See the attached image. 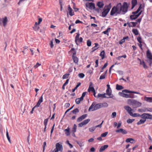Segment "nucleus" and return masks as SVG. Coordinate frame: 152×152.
I'll use <instances>...</instances> for the list:
<instances>
[{
  "label": "nucleus",
  "instance_id": "nucleus-1",
  "mask_svg": "<svg viewBox=\"0 0 152 152\" xmlns=\"http://www.w3.org/2000/svg\"><path fill=\"white\" fill-rule=\"evenodd\" d=\"M128 9V5L126 2H124L122 5L121 3L118 4L116 7H113L110 12V14L111 15L121 13L124 14L126 12Z\"/></svg>",
  "mask_w": 152,
  "mask_h": 152
},
{
  "label": "nucleus",
  "instance_id": "nucleus-2",
  "mask_svg": "<svg viewBox=\"0 0 152 152\" xmlns=\"http://www.w3.org/2000/svg\"><path fill=\"white\" fill-rule=\"evenodd\" d=\"M108 104L106 102L95 104V102H93L88 109L89 111H94L102 107H107Z\"/></svg>",
  "mask_w": 152,
  "mask_h": 152
},
{
  "label": "nucleus",
  "instance_id": "nucleus-3",
  "mask_svg": "<svg viewBox=\"0 0 152 152\" xmlns=\"http://www.w3.org/2000/svg\"><path fill=\"white\" fill-rule=\"evenodd\" d=\"M144 6L140 4L137 10L132 12L133 15L130 16V18L131 20H134L137 18L141 14L144 10Z\"/></svg>",
  "mask_w": 152,
  "mask_h": 152
},
{
  "label": "nucleus",
  "instance_id": "nucleus-4",
  "mask_svg": "<svg viewBox=\"0 0 152 152\" xmlns=\"http://www.w3.org/2000/svg\"><path fill=\"white\" fill-rule=\"evenodd\" d=\"M146 55L147 58L146 61L149 63V66H151L152 64V54L149 50L147 51Z\"/></svg>",
  "mask_w": 152,
  "mask_h": 152
},
{
  "label": "nucleus",
  "instance_id": "nucleus-5",
  "mask_svg": "<svg viewBox=\"0 0 152 152\" xmlns=\"http://www.w3.org/2000/svg\"><path fill=\"white\" fill-rule=\"evenodd\" d=\"M110 7L108 5L104 7L103 11L102 12V17H104L107 15L110 10Z\"/></svg>",
  "mask_w": 152,
  "mask_h": 152
},
{
  "label": "nucleus",
  "instance_id": "nucleus-6",
  "mask_svg": "<svg viewBox=\"0 0 152 152\" xmlns=\"http://www.w3.org/2000/svg\"><path fill=\"white\" fill-rule=\"evenodd\" d=\"M140 117L144 119H148L152 120V115L149 113H144L140 115Z\"/></svg>",
  "mask_w": 152,
  "mask_h": 152
},
{
  "label": "nucleus",
  "instance_id": "nucleus-7",
  "mask_svg": "<svg viewBox=\"0 0 152 152\" xmlns=\"http://www.w3.org/2000/svg\"><path fill=\"white\" fill-rule=\"evenodd\" d=\"M79 36L80 34L79 33H77L75 37V41L77 45L78 44V43H80L82 42L83 41L82 38L81 37L79 38Z\"/></svg>",
  "mask_w": 152,
  "mask_h": 152
},
{
  "label": "nucleus",
  "instance_id": "nucleus-8",
  "mask_svg": "<svg viewBox=\"0 0 152 152\" xmlns=\"http://www.w3.org/2000/svg\"><path fill=\"white\" fill-rule=\"evenodd\" d=\"M56 148L55 149L58 151L62 152L63 150V146L62 145L59 143H57L56 144Z\"/></svg>",
  "mask_w": 152,
  "mask_h": 152
},
{
  "label": "nucleus",
  "instance_id": "nucleus-9",
  "mask_svg": "<svg viewBox=\"0 0 152 152\" xmlns=\"http://www.w3.org/2000/svg\"><path fill=\"white\" fill-rule=\"evenodd\" d=\"M86 7L90 9H94L95 8V4L93 3H88L86 4Z\"/></svg>",
  "mask_w": 152,
  "mask_h": 152
},
{
  "label": "nucleus",
  "instance_id": "nucleus-10",
  "mask_svg": "<svg viewBox=\"0 0 152 152\" xmlns=\"http://www.w3.org/2000/svg\"><path fill=\"white\" fill-rule=\"evenodd\" d=\"M106 94L108 96V97H107V98H112L113 96V95L112 94V91L111 90L107 89L106 90Z\"/></svg>",
  "mask_w": 152,
  "mask_h": 152
},
{
  "label": "nucleus",
  "instance_id": "nucleus-11",
  "mask_svg": "<svg viewBox=\"0 0 152 152\" xmlns=\"http://www.w3.org/2000/svg\"><path fill=\"white\" fill-rule=\"evenodd\" d=\"M87 116V114L83 115L79 117L77 119V122H80L82 121Z\"/></svg>",
  "mask_w": 152,
  "mask_h": 152
},
{
  "label": "nucleus",
  "instance_id": "nucleus-12",
  "mask_svg": "<svg viewBox=\"0 0 152 152\" xmlns=\"http://www.w3.org/2000/svg\"><path fill=\"white\" fill-rule=\"evenodd\" d=\"M124 108L127 111L128 113L130 115L131 114H132V111H133V110L128 106H126L124 107Z\"/></svg>",
  "mask_w": 152,
  "mask_h": 152
},
{
  "label": "nucleus",
  "instance_id": "nucleus-13",
  "mask_svg": "<svg viewBox=\"0 0 152 152\" xmlns=\"http://www.w3.org/2000/svg\"><path fill=\"white\" fill-rule=\"evenodd\" d=\"M7 18L6 17H5L4 18L0 19V24H1V22H2L4 26L5 27L7 24Z\"/></svg>",
  "mask_w": 152,
  "mask_h": 152
},
{
  "label": "nucleus",
  "instance_id": "nucleus-14",
  "mask_svg": "<svg viewBox=\"0 0 152 152\" xmlns=\"http://www.w3.org/2000/svg\"><path fill=\"white\" fill-rule=\"evenodd\" d=\"M117 133H121L123 134H126L127 133V132L125 129L121 128L115 130Z\"/></svg>",
  "mask_w": 152,
  "mask_h": 152
},
{
  "label": "nucleus",
  "instance_id": "nucleus-15",
  "mask_svg": "<svg viewBox=\"0 0 152 152\" xmlns=\"http://www.w3.org/2000/svg\"><path fill=\"white\" fill-rule=\"evenodd\" d=\"M141 104H142L140 102L135 99L132 106L137 107L141 106Z\"/></svg>",
  "mask_w": 152,
  "mask_h": 152
},
{
  "label": "nucleus",
  "instance_id": "nucleus-16",
  "mask_svg": "<svg viewBox=\"0 0 152 152\" xmlns=\"http://www.w3.org/2000/svg\"><path fill=\"white\" fill-rule=\"evenodd\" d=\"M43 94L40 97L36 105L35 106V107H39L40 104L43 102Z\"/></svg>",
  "mask_w": 152,
  "mask_h": 152
},
{
  "label": "nucleus",
  "instance_id": "nucleus-17",
  "mask_svg": "<svg viewBox=\"0 0 152 152\" xmlns=\"http://www.w3.org/2000/svg\"><path fill=\"white\" fill-rule=\"evenodd\" d=\"M68 10L69 12V14L71 16H72L74 15V12H72V9L70 5L68 6Z\"/></svg>",
  "mask_w": 152,
  "mask_h": 152
},
{
  "label": "nucleus",
  "instance_id": "nucleus-18",
  "mask_svg": "<svg viewBox=\"0 0 152 152\" xmlns=\"http://www.w3.org/2000/svg\"><path fill=\"white\" fill-rule=\"evenodd\" d=\"M122 92H125L126 93H132L140 94V93L139 92L129 91V90H126V89L124 90H123Z\"/></svg>",
  "mask_w": 152,
  "mask_h": 152
},
{
  "label": "nucleus",
  "instance_id": "nucleus-19",
  "mask_svg": "<svg viewBox=\"0 0 152 152\" xmlns=\"http://www.w3.org/2000/svg\"><path fill=\"white\" fill-rule=\"evenodd\" d=\"M76 53L75 52V53H73L72 55V58L73 59L74 62L75 63H77L78 62V58L76 56Z\"/></svg>",
  "mask_w": 152,
  "mask_h": 152
},
{
  "label": "nucleus",
  "instance_id": "nucleus-20",
  "mask_svg": "<svg viewBox=\"0 0 152 152\" xmlns=\"http://www.w3.org/2000/svg\"><path fill=\"white\" fill-rule=\"evenodd\" d=\"M118 94L121 96L126 98H129V94L123 93V92H120Z\"/></svg>",
  "mask_w": 152,
  "mask_h": 152
},
{
  "label": "nucleus",
  "instance_id": "nucleus-21",
  "mask_svg": "<svg viewBox=\"0 0 152 152\" xmlns=\"http://www.w3.org/2000/svg\"><path fill=\"white\" fill-rule=\"evenodd\" d=\"M95 90L94 87L92 86V83L91 82H90V83L88 89V92L91 91L93 92V91L94 92Z\"/></svg>",
  "mask_w": 152,
  "mask_h": 152
},
{
  "label": "nucleus",
  "instance_id": "nucleus-22",
  "mask_svg": "<svg viewBox=\"0 0 152 152\" xmlns=\"http://www.w3.org/2000/svg\"><path fill=\"white\" fill-rule=\"evenodd\" d=\"M126 142H130L132 143H135V140L132 138H128L126 140Z\"/></svg>",
  "mask_w": 152,
  "mask_h": 152
},
{
  "label": "nucleus",
  "instance_id": "nucleus-23",
  "mask_svg": "<svg viewBox=\"0 0 152 152\" xmlns=\"http://www.w3.org/2000/svg\"><path fill=\"white\" fill-rule=\"evenodd\" d=\"M104 5V4L102 1H98L96 4V6L99 8H102Z\"/></svg>",
  "mask_w": 152,
  "mask_h": 152
},
{
  "label": "nucleus",
  "instance_id": "nucleus-24",
  "mask_svg": "<svg viewBox=\"0 0 152 152\" xmlns=\"http://www.w3.org/2000/svg\"><path fill=\"white\" fill-rule=\"evenodd\" d=\"M129 39V37L128 36H126L125 37H123V39L120 40L119 42V44L120 45H121L124 42H125L126 40H128Z\"/></svg>",
  "mask_w": 152,
  "mask_h": 152
},
{
  "label": "nucleus",
  "instance_id": "nucleus-25",
  "mask_svg": "<svg viewBox=\"0 0 152 152\" xmlns=\"http://www.w3.org/2000/svg\"><path fill=\"white\" fill-rule=\"evenodd\" d=\"M108 145H105L103 146H102L99 150V151L100 152H101L103 151H104L108 147Z\"/></svg>",
  "mask_w": 152,
  "mask_h": 152
},
{
  "label": "nucleus",
  "instance_id": "nucleus-26",
  "mask_svg": "<svg viewBox=\"0 0 152 152\" xmlns=\"http://www.w3.org/2000/svg\"><path fill=\"white\" fill-rule=\"evenodd\" d=\"M129 27H134L136 26L137 24V23L134 22H131L129 23H127Z\"/></svg>",
  "mask_w": 152,
  "mask_h": 152
},
{
  "label": "nucleus",
  "instance_id": "nucleus-27",
  "mask_svg": "<svg viewBox=\"0 0 152 152\" xmlns=\"http://www.w3.org/2000/svg\"><path fill=\"white\" fill-rule=\"evenodd\" d=\"M69 130L70 128L69 127H67V129L64 130V132H65V134L66 136H68L70 134Z\"/></svg>",
  "mask_w": 152,
  "mask_h": 152
},
{
  "label": "nucleus",
  "instance_id": "nucleus-28",
  "mask_svg": "<svg viewBox=\"0 0 152 152\" xmlns=\"http://www.w3.org/2000/svg\"><path fill=\"white\" fill-rule=\"evenodd\" d=\"M106 94L105 93H104V94H98V96L97 97L98 98H107V96L106 95Z\"/></svg>",
  "mask_w": 152,
  "mask_h": 152
},
{
  "label": "nucleus",
  "instance_id": "nucleus-29",
  "mask_svg": "<svg viewBox=\"0 0 152 152\" xmlns=\"http://www.w3.org/2000/svg\"><path fill=\"white\" fill-rule=\"evenodd\" d=\"M144 99L146 102H152V97H145Z\"/></svg>",
  "mask_w": 152,
  "mask_h": 152
},
{
  "label": "nucleus",
  "instance_id": "nucleus-30",
  "mask_svg": "<svg viewBox=\"0 0 152 152\" xmlns=\"http://www.w3.org/2000/svg\"><path fill=\"white\" fill-rule=\"evenodd\" d=\"M137 0H132V9H133L134 8V7L137 4Z\"/></svg>",
  "mask_w": 152,
  "mask_h": 152
},
{
  "label": "nucleus",
  "instance_id": "nucleus-31",
  "mask_svg": "<svg viewBox=\"0 0 152 152\" xmlns=\"http://www.w3.org/2000/svg\"><path fill=\"white\" fill-rule=\"evenodd\" d=\"M110 30L111 28H108L106 30L103 31L102 33L104 34H106L107 36H109V32L110 31Z\"/></svg>",
  "mask_w": 152,
  "mask_h": 152
},
{
  "label": "nucleus",
  "instance_id": "nucleus-32",
  "mask_svg": "<svg viewBox=\"0 0 152 152\" xmlns=\"http://www.w3.org/2000/svg\"><path fill=\"white\" fill-rule=\"evenodd\" d=\"M135 99H129L127 100V102L128 104L133 105Z\"/></svg>",
  "mask_w": 152,
  "mask_h": 152
},
{
  "label": "nucleus",
  "instance_id": "nucleus-33",
  "mask_svg": "<svg viewBox=\"0 0 152 152\" xmlns=\"http://www.w3.org/2000/svg\"><path fill=\"white\" fill-rule=\"evenodd\" d=\"M146 119H141L137 123V125H139L144 124L146 121Z\"/></svg>",
  "mask_w": 152,
  "mask_h": 152
},
{
  "label": "nucleus",
  "instance_id": "nucleus-34",
  "mask_svg": "<svg viewBox=\"0 0 152 152\" xmlns=\"http://www.w3.org/2000/svg\"><path fill=\"white\" fill-rule=\"evenodd\" d=\"M37 25L38 24H37V22H36L34 26L33 27V28L35 31H37L38 30L39 28V26Z\"/></svg>",
  "mask_w": 152,
  "mask_h": 152
},
{
  "label": "nucleus",
  "instance_id": "nucleus-35",
  "mask_svg": "<svg viewBox=\"0 0 152 152\" xmlns=\"http://www.w3.org/2000/svg\"><path fill=\"white\" fill-rule=\"evenodd\" d=\"M140 64L142 65L143 68L145 69H147L148 68V66L146 65L144 61H142V62H140Z\"/></svg>",
  "mask_w": 152,
  "mask_h": 152
},
{
  "label": "nucleus",
  "instance_id": "nucleus-36",
  "mask_svg": "<svg viewBox=\"0 0 152 152\" xmlns=\"http://www.w3.org/2000/svg\"><path fill=\"white\" fill-rule=\"evenodd\" d=\"M124 88L122 86L117 84L116 86V89L117 90H121Z\"/></svg>",
  "mask_w": 152,
  "mask_h": 152
},
{
  "label": "nucleus",
  "instance_id": "nucleus-37",
  "mask_svg": "<svg viewBox=\"0 0 152 152\" xmlns=\"http://www.w3.org/2000/svg\"><path fill=\"white\" fill-rule=\"evenodd\" d=\"M132 32L135 35H138V30L136 29H133L132 30Z\"/></svg>",
  "mask_w": 152,
  "mask_h": 152
},
{
  "label": "nucleus",
  "instance_id": "nucleus-38",
  "mask_svg": "<svg viewBox=\"0 0 152 152\" xmlns=\"http://www.w3.org/2000/svg\"><path fill=\"white\" fill-rule=\"evenodd\" d=\"M130 115L131 116H132L133 117H140V115L137 114V113H134L133 114L132 113V114H131Z\"/></svg>",
  "mask_w": 152,
  "mask_h": 152
},
{
  "label": "nucleus",
  "instance_id": "nucleus-39",
  "mask_svg": "<svg viewBox=\"0 0 152 152\" xmlns=\"http://www.w3.org/2000/svg\"><path fill=\"white\" fill-rule=\"evenodd\" d=\"M105 52L104 51H102L100 54V56L102 57V59H103L104 57Z\"/></svg>",
  "mask_w": 152,
  "mask_h": 152
},
{
  "label": "nucleus",
  "instance_id": "nucleus-40",
  "mask_svg": "<svg viewBox=\"0 0 152 152\" xmlns=\"http://www.w3.org/2000/svg\"><path fill=\"white\" fill-rule=\"evenodd\" d=\"M80 97L79 98H77L75 99V102L77 104H79L80 102V101H83V99H81Z\"/></svg>",
  "mask_w": 152,
  "mask_h": 152
},
{
  "label": "nucleus",
  "instance_id": "nucleus-41",
  "mask_svg": "<svg viewBox=\"0 0 152 152\" xmlns=\"http://www.w3.org/2000/svg\"><path fill=\"white\" fill-rule=\"evenodd\" d=\"M90 121V119H87L83 121H82V122L83 123L84 125H85L87 124Z\"/></svg>",
  "mask_w": 152,
  "mask_h": 152
},
{
  "label": "nucleus",
  "instance_id": "nucleus-42",
  "mask_svg": "<svg viewBox=\"0 0 152 152\" xmlns=\"http://www.w3.org/2000/svg\"><path fill=\"white\" fill-rule=\"evenodd\" d=\"M77 129V126L75 124L74 125L73 127L72 130V132L74 133L75 132H76Z\"/></svg>",
  "mask_w": 152,
  "mask_h": 152
},
{
  "label": "nucleus",
  "instance_id": "nucleus-43",
  "mask_svg": "<svg viewBox=\"0 0 152 152\" xmlns=\"http://www.w3.org/2000/svg\"><path fill=\"white\" fill-rule=\"evenodd\" d=\"M80 85H81V83H78V84H77V85H76V86H75V87L72 89V92H74L75 91V90L79 86H80Z\"/></svg>",
  "mask_w": 152,
  "mask_h": 152
},
{
  "label": "nucleus",
  "instance_id": "nucleus-44",
  "mask_svg": "<svg viewBox=\"0 0 152 152\" xmlns=\"http://www.w3.org/2000/svg\"><path fill=\"white\" fill-rule=\"evenodd\" d=\"M96 129L95 126H93L91 127L89 129V131L90 132H93L94 131L95 129Z\"/></svg>",
  "mask_w": 152,
  "mask_h": 152
},
{
  "label": "nucleus",
  "instance_id": "nucleus-45",
  "mask_svg": "<svg viewBox=\"0 0 152 152\" xmlns=\"http://www.w3.org/2000/svg\"><path fill=\"white\" fill-rule=\"evenodd\" d=\"M79 112V110L77 108H76L72 111V112L75 114H76V113H78Z\"/></svg>",
  "mask_w": 152,
  "mask_h": 152
},
{
  "label": "nucleus",
  "instance_id": "nucleus-46",
  "mask_svg": "<svg viewBox=\"0 0 152 152\" xmlns=\"http://www.w3.org/2000/svg\"><path fill=\"white\" fill-rule=\"evenodd\" d=\"M48 119L47 118L45 119L44 121V124L45 125V128L47 127V125L48 123Z\"/></svg>",
  "mask_w": 152,
  "mask_h": 152
},
{
  "label": "nucleus",
  "instance_id": "nucleus-47",
  "mask_svg": "<svg viewBox=\"0 0 152 152\" xmlns=\"http://www.w3.org/2000/svg\"><path fill=\"white\" fill-rule=\"evenodd\" d=\"M6 136H7V139L8 140L9 142L10 143H11V141H10V137H9V135L8 133V131H7V132H6Z\"/></svg>",
  "mask_w": 152,
  "mask_h": 152
},
{
  "label": "nucleus",
  "instance_id": "nucleus-48",
  "mask_svg": "<svg viewBox=\"0 0 152 152\" xmlns=\"http://www.w3.org/2000/svg\"><path fill=\"white\" fill-rule=\"evenodd\" d=\"M134 120V119H129L127 120V122L128 123L130 124L133 122Z\"/></svg>",
  "mask_w": 152,
  "mask_h": 152
},
{
  "label": "nucleus",
  "instance_id": "nucleus-49",
  "mask_svg": "<svg viewBox=\"0 0 152 152\" xmlns=\"http://www.w3.org/2000/svg\"><path fill=\"white\" fill-rule=\"evenodd\" d=\"M87 45L88 47L91 46V42L89 40H88L87 41Z\"/></svg>",
  "mask_w": 152,
  "mask_h": 152
},
{
  "label": "nucleus",
  "instance_id": "nucleus-50",
  "mask_svg": "<svg viewBox=\"0 0 152 152\" xmlns=\"http://www.w3.org/2000/svg\"><path fill=\"white\" fill-rule=\"evenodd\" d=\"M41 65V64H39L38 62H37L36 64L34 66V68L35 69H37L39 66H40Z\"/></svg>",
  "mask_w": 152,
  "mask_h": 152
},
{
  "label": "nucleus",
  "instance_id": "nucleus-51",
  "mask_svg": "<svg viewBox=\"0 0 152 152\" xmlns=\"http://www.w3.org/2000/svg\"><path fill=\"white\" fill-rule=\"evenodd\" d=\"M106 75H105L102 74L99 77L100 80H102L105 79V78Z\"/></svg>",
  "mask_w": 152,
  "mask_h": 152
},
{
  "label": "nucleus",
  "instance_id": "nucleus-52",
  "mask_svg": "<svg viewBox=\"0 0 152 152\" xmlns=\"http://www.w3.org/2000/svg\"><path fill=\"white\" fill-rule=\"evenodd\" d=\"M69 75V74H64L63 76V79H65L68 78Z\"/></svg>",
  "mask_w": 152,
  "mask_h": 152
},
{
  "label": "nucleus",
  "instance_id": "nucleus-53",
  "mask_svg": "<svg viewBox=\"0 0 152 152\" xmlns=\"http://www.w3.org/2000/svg\"><path fill=\"white\" fill-rule=\"evenodd\" d=\"M78 75L79 77L81 78H83L85 76L84 74L82 73L79 74Z\"/></svg>",
  "mask_w": 152,
  "mask_h": 152
},
{
  "label": "nucleus",
  "instance_id": "nucleus-54",
  "mask_svg": "<svg viewBox=\"0 0 152 152\" xmlns=\"http://www.w3.org/2000/svg\"><path fill=\"white\" fill-rule=\"evenodd\" d=\"M108 133V132H106L104 133H102L101 134V137H105L107 136V134Z\"/></svg>",
  "mask_w": 152,
  "mask_h": 152
},
{
  "label": "nucleus",
  "instance_id": "nucleus-55",
  "mask_svg": "<svg viewBox=\"0 0 152 152\" xmlns=\"http://www.w3.org/2000/svg\"><path fill=\"white\" fill-rule=\"evenodd\" d=\"M91 26L95 27H96V30L99 29V28L97 27V25L94 23H92L91 24Z\"/></svg>",
  "mask_w": 152,
  "mask_h": 152
},
{
  "label": "nucleus",
  "instance_id": "nucleus-56",
  "mask_svg": "<svg viewBox=\"0 0 152 152\" xmlns=\"http://www.w3.org/2000/svg\"><path fill=\"white\" fill-rule=\"evenodd\" d=\"M103 122H104V121H103L100 124L95 126L96 128L97 127H98L100 128H101L102 126V125L103 124Z\"/></svg>",
  "mask_w": 152,
  "mask_h": 152
},
{
  "label": "nucleus",
  "instance_id": "nucleus-57",
  "mask_svg": "<svg viewBox=\"0 0 152 152\" xmlns=\"http://www.w3.org/2000/svg\"><path fill=\"white\" fill-rule=\"evenodd\" d=\"M137 40L140 43H142V39L140 37H138L137 38Z\"/></svg>",
  "mask_w": 152,
  "mask_h": 152
},
{
  "label": "nucleus",
  "instance_id": "nucleus-58",
  "mask_svg": "<svg viewBox=\"0 0 152 152\" xmlns=\"http://www.w3.org/2000/svg\"><path fill=\"white\" fill-rule=\"evenodd\" d=\"M86 92H83L81 96L80 97V99H83V98L86 95Z\"/></svg>",
  "mask_w": 152,
  "mask_h": 152
},
{
  "label": "nucleus",
  "instance_id": "nucleus-59",
  "mask_svg": "<svg viewBox=\"0 0 152 152\" xmlns=\"http://www.w3.org/2000/svg\"><path fill=\"white\" fill-rule=\"evenodd\" d=\"M66 143L67 144H68L69 145V147L70 148H72L73 147L72 145L69 143V142L68 140H67L66 141Z\"/></svg>",
  "mask_w": 152,
  "mask_h": 152
},
{
  "label": "nucleus",
  "instance_id": "nucleus-60",
  "mask_svg": "<svg viewBox=\"0 0 152 152\" xmlns=\"http://www.w3.org/2000/svg\"><path fill=\"white\" fill-rule=\"evenodd\" d=\"M116 115V113L115 112H114L112 113V116L113 118H115Z\"/></svg>",
  "mask_w": 152,
  "mask_h": 152
},
{
  "label": "nucleus",
  "instance_id": "nucleus-61",
  "mask_svg": "<svg viewBox=\"0 0 152 152\" xmlns=\"http://www.w3.org/2000/svg\"><path fill=\"white\" fill-rule=\"evenodd\" d=\"M137 96H135L133 94H129V98H135Z\"/></svg>",
  "mask_w": 152,
  "mask_h": 152
},
{
  "label": "nucleus",
  "instance_id": "nucleus-62",
  "mask_svg": "<svg viewBox=\"0 0 152 152\" xmlns=\"http://www.w3.org/2000/svg\"><path fill=\"white\" fill-rule=\"evenodd\" d=\"M108 63H105L104 64V66L102 67V69L103 70L107 66Z\"/></svg>",
  "mask_w": 152,
  "mask_h": 152
},
{
  "label": "nucleus",
  "instance_id": "nucleus-63",
  "mask_svg": "<svg viewBox=\"0 0 152 152\" xmlns=\"http://www.w3.org/2000/svg\"><path fill=\"white\" fill-rule=\"evenodd\" d=\"M77 143L80 147H82L83 146V142H77Z\"/></svg>",
  "mask_w": 152,
  "mask_h": 152
},
{
  "label": "nucleus",
  "instance_id": "nucleus-64",
  "mask_svg": "<svg viewBox=\"0 0 152 152\" xmlns=\"http://www.w3.org/2000/svg\"><path fill=\"white\" fill-rule=\"evenodd\" d=\"M75 23L76 24H77V23H83V22L82 21L80 20H77L75 21Z\"/></svg>",
  "mask_w": 152,
  "mask_h": 152
}]
</instances>
